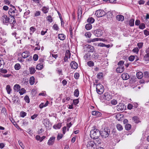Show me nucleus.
<instances>
[{
    "mask_svg": "<svg viewBox=\"0 0 149 149\" xmlns=\"http://www.w3.org/2000/svg\"><path fill=\"white\" fill-rule=\"evenodd\" d=\"M79 91L78 89H76L74 92V95L75 96L78 97L79 95Z\"/></svg>",
    "mask_w": 149,
    "mask_h": 149,
    "instance_id": "38",
    "label": "nucleus"
},
{
    "mask_svg": "<svg viewBox=\"0 0 149 149\" xmlns=\"http://www.w3.org/2000/svg\"><path fill=\"white\" fill-rule=\"evenodd\" d=\"M131 127V125L130 124H127L125 126V129L127 130H129L130 129Z\"/></svg>",
    "mask_w": 149,
    "mask_h": 149,
    "instance_id": "40",
    "label": "nucleus"
},
{
    "mask_svg": "<svg viewBox=\"0 0 149 149\" xmlns=\"http://www.w3.org/2000/svg\"><path fill=\"white\" fill-rule=\"evenodd\" d=\"M79 103L78 99H76L74 100H73V103L74 105H76Z\"/></svg>",
    "mask_w": 149,
    "mask_h": 149,
    "instance_id": "59",
    "label": "nucleus"
},
{
    "mask_svg": "<svg viewBox=\"0 0 149 149\" xmlns=\"http://www.w3.org/2000/svg\"><path fill=\"white\" fill-rule=\"evenodd\" d=\"M143 44V43L142 42H139L137 44V46L139 49H141L142 47Z\"/></svg>",
    "mask_w": 149,
    "mask_h": 149,
    "instance_id": "63",
    "label": "nucleus"
},
{
    "mask_svg": "<svg viewBox=\"0 0 149 149\" xmlns=\"http://www.w3.org/2000/svg\"><path fill=\"white\" fill-rule=\"evenodd\" d=\"M143 31H144V33L145 35H146V36H148L149 35V31H148L146 30H144Z\"/></svg>",
    "mask_w": 149,
    "mask_h": 149,
    "instance_id": "64",
    "label": "nucleus"
},
{
    "mask_svg": "<svg viewBox=\"0 0 149 149\" xmlns=\"http://www.w3.org/2000/svg\"><path fill=\"white\" fill-rule=\"evenodd\" d=\"M91 33L90 32H86L85 34V35L86 36V37L88 38H90L91 36Z\"/></svg>",
    "mask_w": 149,
    "mask_h": 149,
    "instance_id": "48",
    "label": "nucleus"
},
{
    "mask_svg": "<svg viewBox=\"0 0 149 149\" xmlns=\"http://www.w3.org/2000/svg\"><path fill=\"white\" fill-rule=\"evenodd\" d=\"M85 28L87 30H89L92 28V25L91 24H87L85 26Z\"/></svg>",
    "mask_w": 149,
    "mask_h": 149,
    "instance_id": "37",
    "label": "nucleus"
},
{
    "mask_svg": "<svg viewBox=\"0 0 149 149\" xmlns=\"http://www.w3.org/2000/svg\"><path fill=\"white\" fill-rule=\"evenodd\" d=\"M12 8H10L8 12V13L10 17H14L17 16L18 15L19 13L17 10L16 9L15 6L10 5Z\"/></svg>",
    "mask_w": 149,
    "mask_h": 149,
    "instance_id": "2",
    "label": "nucleus"
},
{
    "mask_svg": "<svg viewBox=\"0 0 149 149\" xmlns=\"http://www.w3.org/2000/svg\"><path fill=\"white\" fill-rule=\"evenodd\" d=\"M65 36L63 34H59L58 35V38L61 40H64L65 39Z\"/></svg>",
    "mask_w": 149,
    "mask_h": 149,
    "instance_id": "20",
    "label": "nucleus"
},
{
    "mask_svg": "<svg viewBox=\"0 0 149 149\" xmlns=\"http://www.w3.org/2000/svg\"><path fill=\"white\" fill-rule=\"evenodd\" d=\"M14 68L15 70H18L20 68V65L19 63H17L15 65Z\"/></svg>",
    "mask_w": 149,
    "mask_h": 149,
    "instance_id": "43",
    "label": "nucleus"
},
{
    "mask_svg": "<svg viewBox=\"0 0 149 149\" xmlns=\"http://www.w3.org/2000/svg\"><path fill=\"white\" fill-rule=\"evenodd\" d=\"M129 25L131 26H134V19H131L129 21Z\"/></svg>",
    "mask_w": 149,
    "mask_h": 149,
    "instance_id": "39",
    "label": "nucleus"
},
{
    "mask_svg": "<svg viewBox=\"0 0 149 149\" xmlns=\"http://www.w3.org/2000/svg\"><path fill=\"white\" fill-rule=\"evenodd\" d=\"M95 14L97 17H100L104 16L106 13L103 10H99L96 11Z\"/></svg>",
    "mask_w": 149,
    "mask_h": 149,
    "instance_id": "8",
    "label": "nucleus"
},
{
    "mask_svg": "<svg viewBox=\"0 0 149 149\" xmlns=\"http://www.w3.org/2000/svg\"><path fill=\"white\" fill-rule=\"evenodd\" d=\"M96 126H94L90 132L91 137L94 139L99 138L100 135V132L99 130L96 128Z\"/></svg>",
    "mask_w": 149,
    "mask_h": 149,
    "instance_id": "1",
    "label": "nucleus"
},
{
    "mask_svg": "<svg viewBox=\"0 0 149 149\" xmlns=\"http://www.w3.org/2000/svg\"><path fill=\"white\" fill-rule=\"evenodd\" d=\"M79 76V73L76 72L74 74V77L76 79H78Z\"/></svg>",
    "mask_w": 149,
    "mask_h": 149,
    "instance_id": "60",
    "label": "nucleus"
},
{
    "mask_svg": "<svg viewBox=\"0 0 149 149\" xmlns=\"http://www.w3.org/2000/svg\"><path fill=\"white\" fill-rule=\"evenodd\" d=\"M9 20V17H8L7 16L4 14L1 16V22L3 24L5 25H8V20Z\"/></svg>",
    "mask_w": 149,
    "mask_h": 149,
    "instance_id": "4",
    "label": "nucleus"
},
{
    "mask_svg": "<svg viewBox=\"0 0 149 149\" xmlns=\"http://www.w3.org/2000/svg\"><path fill=\"white\" fill-rule=\"evenodd\" d=\"M139 51V49L138 47H136L134 48L132 50L133 52L138 53Z\"/></svg>",
    "mask_w": 149,
    "mask_h": 149,
    "instance_id": "57",
    "label": "nucleus"
},
{
    "mask_svg": "<svg viewBox=\"0 0 149 149\" xmlns=\"http://www.w3.org/2000/svg\"><path fill=\"white\" fill-rule=\"evenodd\" d=\"M136 76L138 79H141L143 77V74L142 72H139L136 73Z\"/></svg>",
    "mask_w": 149,
    "mask_h": 149,
    "instance_id": "27",
    "label": "nucleus"
},
{
    "mask_svg": "<svg viewBox=\"0 0 149 149\" xmlns=\"http://www.w3.org/2000/svg\"><path fill=\"white\" fill-rule=\"evenodd\" d=\"M47 19L48 21L51 23L53 21L51 15H48L47 17Z\"/></svg>",
    "mask_w": 149,
    "mask_h": 149,
    "instance_id": "42",
    "label": "nucleus"
},
{
    "mask_svg": "<svg viewBox=\"0 0 149 149\" xmlns=\"http://www.w3.org/2000/svg\"><path fill=\"white\" fill-rule=\"evenodd\" d=\"M30 34L32 35L33 33L36 30V28L34 26H32L30 28Z\"/></svg>",
    "mask_w": 149,
    "mask_h": 149,
    "instance_id": "25",
    "label": "nucleus"
},
{
    "mask_svg": "<svg viewBox=\"0 0 149 149\" xmlns=\"http://www.w3.org/2000/svg\"><path fill=\"white\" fill-rule=\"evenodd\" d=\"M55 138V137L54 136L51 137L48 141L47 144L49 146L53 145L54 143Z\"/></svg>",
    "mask_w": 149,
    "mask_h": 149,
    "instance_id": "12",
    "label": "nucleus"
},
{
    "mask_svg": "<svg viewBox=\"0 0 149 149\" xmlns=\"http://www.w3.org/2000/svg\"><path fill=\"white\" fill-rule=\"evenodd\" d=\"M121 77L124 80H127L130 78L129 74L127 73H123L122 74Z\"/></svg>",
    "mask_w": 149,
    "mask_h": 149,
    "instance_id": "17",
    "label": "nucleus"
},
{
    "mask_svg": "<svg viewBox=\"0 0 149 149\" xmlns=\"http://www.w3.org/2000/svg\"><path fill=\"white\" fill-rule=\"evenodd\" d=\"M133 120L136 123H138L140 122L139 118L137 116H134L132 118Z\"/></svg>",
    "mask_w": 149,
    "mask_h": 149,
    "instance_id": "26",
    "label": "nucleus"
},
{
    "mask_svg": "<svg viewBox=\"0 0 149 149\" xmlns=\"http://www.w3.org/2000/svg\"><path fill=\"white\" fill-rule=\"evenodd\" d=\"M38 56L37 54H35L33 55V60L35 61H37L38 59Z\"/></svg>",
    "mask_w": 149,
    "mask_h": 149,
    "instance_id": "54",
    "label": "nucleus"
},
{
    "mask_svg": "<svg viewBox=\"0 0 149 149\" xmlns=\"http://www.w3.org/2000/svg\"><path fill=\"white\" fill-rule=\"evenodd\" d=\"M126 106L124 104L119 103L118 105H117V108L118 111H122L126 109Z\"/></svg>",
    "mask_w": 149,
    "mask_h": 149,
    "instance_id": "10",
    "label": "nucleus"
},
{
    "mask_svg": "<svg viewBox=\"0 0 149 149\" xmlns=\"http://www.w3.org/2000/svg\"><path fill=\"white\" fill-rule=\"evenodd\" d=\"M26 113L23 111H21L20 113V115L21 117H24L26 116Z\"/></svg>",
    "mask_w": 149,
    "mask_h": 149,
    "instance_id": "49",
    "label": "nucleus"
},
{
    "mask_svg": "<svg viewBox=\"0 0 149 149\" xmlns=\"http://www.w3.org/2000/svg\"><path fill=\"white\" fill-rule=\"evenodd\" d=\"M106 14L108 18H111L113 17L112 12L111 11H108Z\"/></svg>",
    "mask_w": 149,
    "mask_h": 149,
    "instance_id": "29",
    "label": "nucleus"
},
{
    "mask_svg": "<svg viewBox=\"0 0 149 149\" xmlns=\"http://www.w3.org/2000/svg\"><path fill=\"white\" fill-rule=\"evenodd\" d=\"M103 75V73L102 72H99L97 74V78L99 79H101L102 78Z\"/></svg>",
    "mask_w": 149,
    "mask_h": 149,
    "instance_id": "45",
    "label": "nucleus"
},
{
    "mask_svg": "<svg viewBox=\"0 0 149 149\" xmlns=\"http://www.w3.org/2000/svg\"><path fill=\"white\" fill-rule=\"evenodd\" d=\"M117 101L115 99H113L111 101V103L113 105H116L117 104Z\"/></svg>",
    "mask_w": 149,
    "mask_h": 149,
    "instance_id": "56",
    "label": "nucleus"
},
{
    "mask_svg": "<svg viewBox=\"0 0 149 149\" xmlns=\"http://www.w3.org/2000/svg\"><path fill=\"white\" fill-rule=\"evenodd\" d=\"M43 68V64L40 63L37 65L36 67V70H42Z\"/></svg>",
    "mask_w": 149,
    "mask_h": 149,
    "instance_id": "23",
    "label": "nucleus"
},
{
    "mask_svg": "<svg viewBox=\"0 0 149 149\" xmlns=\"http://www.w3.org/2000/svg\"><path fill=\"white\" fill-rule=\"evenodd\" d=\"M42 122L45 127L47 128H49L52 127V124L50 122L49 120L47 118L44 119L42 121Z\"/></svg>",
    "mask_w": 149,
    "mask_h": 149,
    "instance_id": "7",
    "label": "nucleus"
},
{
    "mask_svg": "<svg viewBox=\"0 0 149 149\" xmlns=\"http://www.w3.org/2000/svg\"><path fill=\"white\" fill-rule=\"evenodd\" d=\"M116 71L117 73H120L123 72L121 69H120V68L119 67L117 68L116 70Z\"/></svg>",
    "mask_w": 149,
    "mask_h": 149,
    "instance_id": "58",
    "label": "nucleus"
},
{
    "mask_svg": "<svg viewBox=\"0 0 149 149\" xmlns=\"http://www.w3.org/2000/svg\"><path fill=\"white\" fill-rule=\"evenodd\" d=\"M99 45L100 47H105L107 48H109L110 47V45H105V44L103 43H100L99 44Z\"/></svg>",
    "mask_w": 149,
    "mask_h": 149,
    "instance_id": "41",
    "label": "nucleus"
},
{
    "mask_svg": "<svg viewBox=\"0 0 149 149\" xmlns=\"http://www.w3.org/2000/svg\"><path fill=\"white\" fill-rule=\"evenodd\" d=\"M110 133V129L109 128L105 127L104 130L100 132V135L104 138H105L109 136Z\"/></svg>",
    "mask_w": 149,
    "mask_h": 149,
    "instance_id": "3",
    "label": "nucleus"
},
{
    "mask_svg": "<svg viewBox=\"0 0 149 149\" xmlns=\"http://www.w3.org/2000/svg\"><path fill=\"white\" fill-rule=\"evenodd\" d=\"M116 19L119 21H123L124 20V17L121 15H117L116 17Z\"/></svg>",
    "mask_w": 149,
    "mask_h": 149,
    "instance_id": "19",
    "label": "nucleus"
},
{
    "mask_svg": "<svg viewBox=\"0 0 149 149\" xmlns=\"http://www.w3.org/2000/svg\"><path fill=\"white\" fill-rule=\"evenodd\" d=\"M35 82V78L34 77L32 76L30 77L29 79V83L31 85L33 84Z\"/></svg>",
    "mask_w": 149,
    "mask_h": 149,
    "instance_id": "30",
    "label": "nucleus"
},
{
    "mask_svg": "<svg viewBox=\"0 0 149 149\" xmlns=\"http://www.w3.org/2000/svg\"><path fill=\"white\" fill-rule=\"evenodd\" d=\"M135 56L133 55H131L129 57V60L130 61H132L134 59Z\"/></svg>",
    "mask_w": 149,
    "mask_h": 149,
    "instance_id": "55",
    "label": "nucleus"
},
{
    "mask_svg": "<svg viewBox=\"0 0 149 149\" xmlns=\"http://www.w3.org/2000/svg\"><path fill=\"white\" fill-rule=\"evenodd\" d=\"M6 89L8 94H10L11 91L10 86L9 85H7L6 88Z\"/></svg>",
    "mask_w": 149,
    "mask_h": 149,
    "instance_id": "31",
    "label": "nucleus"
},
{
    "mask_svg": "<svg viewBox=\"0 0 149 149\" xmlns=\"http://www.w3.org/2000/svg\"><path fill=\"white\" fill-rule=\"evenodd\" d=\"M96 144L93 141H89L88 142L86 146L88 149H94V144Z\"/></svg>",
    "mask_w": 149,
    "mask_h": 149,
    "instance_id": "9",
    "label": "nucleus"
},
{
    "mask_svg": "<svg viewBox=\"0 0 149 149\" xmlns=\"http://www.w3.org/2000/svg\"><path fill=\"white\" fill-rule=\"evenodd\" d=\"M13 88L15 91L18 92L20 90V86L19 84H16L14 86Z\"/></svg>",
    "mask_w": 149,
    "mask_h": 149,
    "instance_id": "21",
    "label": "nucleus"
},
{
    "mask_svg": "<svg viewBox=\"0 0 149 149\" xmlns=\"http://www.w3.org/2000/svg\"><path fill=\"white\" fill-rule=\"evenodd\" d=\"M87 65L89 67H91L94 66V63L93 61H89L87 62Z\"/></svg>",
    "mask_w": 149,
    "mask_h": 149,
    "instance_id": "35",
    "label": "nucleus"
},
{
    "mask_svg": "<svg viewBox=\"0 0 149 149\" xmlns=\"http://www.w3.org/2000/svg\"><path fill=\"white\" fill-rule=\"evenodd\" d=\"M91 54H85V55H84V59L85 60H87L89 57L91 56Z\"/></svg>",
    "mask_w": 149,
    "mask_h": 149,
    "instance_id": "50",
    "label": "nucleus"
},
{
    "mask_svg": "<svg viewBox=\"0 0 149 149\" xmlns=\"http://www.w3.org/2000/svg\"><path fill=\"white\" fill-rule=\"evenodd\" d=\"M146 27L145 24L144 23L140 24L139 26V28L141 29H143Z\"/></svg>",
    "mask_w": 149,
    "mask_h": 149,
    "instance_id": "46",
    "label": "nucleus"
},
{
    "mask_svg": "<svg viewBox=\"0 0 149 149\" xmlns=\"http://www.w3.org/2000/svg\"><path fill=\"white\" fill-rule=\"evenodd\" d=\"M49 8L48 7L43 6L42 8V10L44 13L45 14L47 13L49 11Z\"/></svg>",
    "mask_w": 149,
    "mask_h": 149,
    "instance_id": "24",
    "label": "nucleus"
},
{
    "mask_svg": "<svg viewBox=\"0 0 149 149\" xmlns=\"http://www.w3.org/2000/svg\"><path fill=\"white\" fill-rule=\"evenodd\" d=\"M91 114L92 115L95 116L97 117H100L102 115V114L100 112L96 111H92Z\"/></svg>",
    "mask_w": 149,
    "mask_h": 149,
    "instance_id": "16",
    "label": "nucleus"
},
{
    "mask_svg": "<svg viewBox=\"0 0 149 149\" xmlns=\"http://www.w3.org/2000/svg\"><path fill=\"white\" fill-rule=\"evenodd\" d=\"M116 126L118 130L119 131H121L123 130L122 126L120 124H117Z\"/></svg>",
    "mask_w": 149,
    "mask_h": 149,
    "instance_id": "33",
    "label": "nucleus"
},
{
    "mask_svg": "<svg viewBox=\"0 0 149 149\" xmlns=\"http://www.w3.org/2000/svg\"><path fill=\"white\" fill-rule=\"evenodd\" d=\"M99 38H93V39H90L88 40V43H91V42H93L96 41H97L99 40Z\"/></svg>",
    "mask_w": 149,
    "mask_h": 149,
    "instance_id": "28",
    "label": "nucleus"
},
{
    "mask_svg": "<svg viewBox=\"0 0 149 149\" xmlns=\"http://www.w3.org/2000/svg\"><path fill=\"white\" fill-rule=\"evenodd\" d=\"M26 92V91L24 88H22L20 91L19 92V93L20 95H23Z\"/></svg>",
    "mask_w": 149,
    "mask_h": 149,
    "instance_id": "51",
    "label": "nucleus"
},
{
    "mask_svg": "<svg viewBox=\"0 0 149 149\" xmlns=\"http://www.w3.org/2000/svg\"><path fill=\"white\" fill-rule=\"evenodd\" d=\"M143 78L146 81V83L149 82V72L145 71L143 72Z\"/></svg>",
    "mask_w": 149,
    "mask_h": 149,
    "instance_id": "11",
    "label": "nucleus"
},
{
    "mask_svg": "<svg viewBox=\"0 0 149 149\" xmlns=\"http://www.w3.org/2000/svg\"><path fill=\"white\" fill-rule=\"evenodd\" d=\"M8 24H12L13 23H16V19L15 17H10V18H9V20H8Z\"/></svg>",
    "mask_w": 149,
    "mask_h": 149,
    "instance_id": "18",
    "label": "nucleus"
},
{
    "mask_svg": "<svg viewBox=\"0 0 149 149\" xmlns=\"http://www.w3.org/2000/svg\"><path fill=\"white\" fill-rule=\"evenodd\" d=\"M18 143L19 145L22 148L24 149V146L22 143V142L20 141H18Z\"/></svg>",
    "mask_w": 149,
    "mask_h": 149,
    "instance_id": "61",
    "label": "nucleus"
},
{
    "mask_svg": "<svg viewBox=\"0 0 149 149\" xmlns=\"http://www.w3.org/2000/svg\"><path fill=\"white\" fill-rule=\"evenodd\" d=\"M87 48V50L88 52H93L95 50L93 46L90 45H86Z\"/></svg>",
    "mask_w": 149,
    "mask_h": 149,
    "instance_id": "14",
    "label": "nucleus"
},
{
    "mask_svg": "<svg viewBox=\"0 0 149 149\" xmlns=\"http://www.w3.org/2000/svg\"><path fill=\"white\" fill-rule=\"evenodd\" d=\"M61 126V124L60 123H58L56 125H54L53 126V128L55 129H60Z\"/></svg>",
    "mask_w": 149,
    "mask_h": 149,
    "instance_id": "44",
    "label": "nucleus"
},
{
    "mask_svg": "<svg viewBox=\"0 0 149 149\" xmlns=\"http://www.w3.org/2000/svg\"><path fill=\"white\" fill-rule=\"evenodd\" d=\"M143 60L146 61H149V54H146L144 56Z\"/></svg>",
    "mask_w": 149,
    "mask_h": 149,
    "instance_id": "34",
    "label": "nucleus"
},
{
    "mask_svg": "<svg viewBox=\"0 0 149 149\" xmlns=\"http://www.w3.org/2000/svg\"><path fill=\"white\" fill-rule=\"evenodd\" d=\"M29 53L28 52H23L22 54V56L24 58H26L28 57Z\"/></svg>",
    "mask_w": 149,
    "mask_h": 149,
    "instance_id": "22",
    "label": "nucleus"
},
{
    "mask_svg": "<svg viewBox=\"0 0 149 149\" xmlns=\"http://www.w3.org/2000/svg\"><path fill=\"white\" fill-rule=\"evenodd\" d=\"M92 32L96 37H100L103 34L102 30L100 29L93 30Z\"/></svg>",
    "mask_w": 149,
    "mask_h": 149,
    "instance_id": "6",
    "label": "nucleus"
},
{
    "mask_svg": "<svg viewBox=\"0 0 149 149\" xmlns=\"http://www.w3.org/2000/svg\"><path fill=\"white\" fill-rule=\"evenodd\" d=\"M53 29L57 31L59 29L58 27L57 24H54L53 26Z\"/></svg>",
    "mask_w": 149,
    "mask_h": 149,
    "instance_id": "52",
    "label": "nucleus"
},
{
    "mask_svg": "<svg viewBox=\"0 0 149 149\" xmlns=\"http://www.w3.org/2000/svg\"><path fill=\"white\" fill-rule=\"evenodd\" d=\"M63 136V134H60L58 133V134L57 137V139L58 140H59L61 139Z\"/></svg>",
    "mask_w": 149,
    "mask_h": 149,
    "instance_id": "53",
    "label": "nucleus"
},
{
    "mask_svg": "<svg viewBox=\"0 0 149 149\" xmlns=\"http://www.w3.org/2000/svg\"><path fill=\"white\" fill-rule=\"evenodd\" d=\"M103 98L104 99L109 101L112 98V96L110 95L109 93L108 92L105 93L104 94Z\"/></svg>",
    "mask_w": 149,
    "mask_h": 149,
    "instance_id": "13",
    "label": "nucleus"
},
{
    "mask_svg": "<svg viewBox=\"0 0 149 149\" xmlns=\"http://www.w3.org/2000/svg\"><path fill=\"white\" fill-rule=\"evenodd\" d=\"M96 89L97 93L99 94H102L104 91L103 86L100 84L97 85Z\"/></svg>",
    "mask_w": 149,
    "mask_h": 149,
    "instance_id": "5",
    "label": "nucleus"
},
{
    "mask_svg": "<svg viewBox=\"0 0 149 149\" xmlns=\"http://www.w3.org/2000/svg\"><path fill=\"white\" fill-rule=\"evenodd\" d=\"M41 12L39 11H37L35 13V16L37 17L38 16H39L40 15Z\"/></svg>",
    "mask_w": 149,
    "mask_h": 149,
    "instance_id": "62",
    "label": "nucleus"
},
{
    "mask_svg": "<svg viewBox=\"0 0 149 149\" xmlns=\"http://www.w3.org/2000/svg\"><path fill=\"white\" fill-rule=\"evenodd\" d=\"M30 73L31 74H33L35 73L36 70L34 68L31 67L29 68Z\"/></svg>",
    "mask_w": 149,
    "mask_h": 149,
    "instance_id": "36",
    "label": "nucleus"
},
{
    "mask_svg": "<svg viewBox=\"0 0 149 149\" xmlns=\"http://www.w3.org/2000/svg\"><path fill=\"white\" fill-rule=\"evenodd\" d=\"M70 66L72 68L76 69L78 67L77 63L74 61H72L70 63Z\"/></svg>",
    "mask_w": 149,
    "mask_h": 149,
    "instance_id": "15",
    "label": "nucleus"
},
{
    "mask_svg": "<svg viewBox=\"0 0 149 149\" xmlns=\"http://www.w3.org/2000/svg\"><path fill=\"white\" fill-rule=\"evenodd\" d=\"M94 21V19L92 17H89L87 19L88 22L91 24L93 23Z\"/></svg>",
    "mask_w": 149,
    "mask_h": 149,
    "instance_id": "32",
    "label": "nucleus"
},
{
    "mask_svg": "<svg viewBox=\"0 0 149 149\" xmlns=\"http://www.w3.org/2000/svg\"><path fill=\"white\" fill-rule=\"evenodd\" d=\"M24 100L26 102L29 103L30 100L29 96L26 95L24 97Z\"/></svg>",
    "mask_w": 149,
    "mask_h": 149,
    "instance_id": "47",
    "label": "nucleus"
}]
</instances>
